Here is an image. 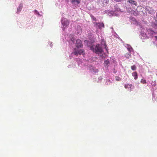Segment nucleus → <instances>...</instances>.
<instances>
[{
  "mask_svg": "<svg viewBox=\"0 0 157 157\" xmlns=\"http://www.w3.org/2000/svg\"><path fill=\"white\" fill-rule=\"evenodd\" d=\"M103 48H105L106 51L107 50L106 45L104 40H102L101 45L98 44L94 48L93 46L90 47L91 50H92L97 54H101L103 52L102 50Z\"/></svg>",
  "mask_w": 157,
  "mask_h": 157,
  "instance_id": "f257e3e1",
  "label": "nucleus"
},
{
  "mask_svg": "<svg viewBox=\"0 0 157 157\" xmlns=\"http://www.w3.org/2000/svg\"><path fill=\"white\" fill-rule=\"evenodd\" d=\"M132 75L134 77L135 79L136 80L137 78V74L136 72H134L132 73Z\"/></svg>",
  "mask_w": 157,
  "mask_h": 157,
  "instance_id": "6ab92c4d",
  "label": "nucleus"
},
{
  "mask_svg": "<svg viewBox=\"0 0 157 157\" xmlns=\"http://www.w3.org/2000/svg\"><path fill=\"white\" fill-rule=\"evenodd\" d=\"M75 33L77 34H80L82 33V28L80 25H78L75 28Z\"/></svg>",
  "mask_w": 157,
  "mask_h": 157,
  "instance_id": "0eeeda50",
  "label": "nucleus"
},
{
  "mask_svg": "<svg viewBox=\"0 0 157 157\" xmlns=\"http://www.w3.org/2000/svg\"><path fill=\"white\" fill-rule=\"evenodd\" d=\"M92 18L94 20H96V18H95V17H92Z\"/></svg>",
  "mask_w": 157,
  "mask_h": 157,
  "instance_id": "f704fd0d",
  "label": "nucleus"
},
{
  "mask_svg": "<svg viewBox=\"0 0 157 157\" xmlns=\"http://www.w3.org/2000/svg\"><path fill=\"white\" fill-rule=\"evenodd\" d=\"M141 82L143 83H146V81L145 80L142 79L141 80Z\"/></svg>",
  "mask_w": 157,
  "mask_h": 157,
  "instance_id": "cd10ccee",
  "label": "nucleus"
},
{
  "mask_svg": "<svg viewBox=\"0 0 157 157\" xmlns=\"http://www.w3.org/2000/svg\"><path fill=\"white\" fill-rule=\"evenodd\" d=\"M139 36L142 39H145L148 37L145 33L144 32V31H143L142 30Z\"/></svg>",
  "mask_w": 157,
  "mask_h": 157,
  "instance_id": "423d86ee",
  "label": "nucleus"
},
{
  "mask_svg": "<svg viewBox=\"0 0 157 157\" xmlns=\"http://www.w3.org/2000/svg\"><path fill=\"white\" fill-rule=\"evenodd\" d=\"M115 79L117 81H120L121 80V78L118 76L116 77Z\"/></svg>",
  "mask_w": 157,
  "mask_h": 157,
  "instance_id": "b1692460",
  "label": "nucleus"
},
{
  "mask_svg": "<svg viewBox=\"0 0 157 157\" xmlns=\"http://www.w3.org/2000/svg\"><path fill=\"white\" fill-rule=\"evenodd\" d=\"M125 47L127 48V49L130 52H131L132 51V48L130 45L127 44L126 46H125Z\"/></svg>",
  "mask_w": 157,
  "mask_h": 157,
  "instance_id": "dca6fc26",
  "label": "nucleus"
},
{
  "mask_svg": "<svg viewBox=\"0 0 157 157\" xmlns=\"http://www.w3.org/2000/svg\"><path fill=\"white\" fill-rule=\"evenodd\" d=\"M145 10L150 14H152L154 12L153 10L149 7H146Z\"/></svg>",
  "mask_w": 157,
  "mask_h": 157,
  "instance_id": "f8f14e48",
  "label": "nucleus"
},
{
  "mask_svg": "<svg viewBox=\"0 0 157 157\" xmlns=\"http://www.w3.org/2000/svg\"><path fill=\"white\" fill-rule=\"evenodd\" d=\"M155 39L157 40V36H155Z\"/></svg>",
  "mask_w": 157,
  "mask_h": 157,
  "instance_id": "c9c22d12",
  "label": "nucleus"
},
{
  "mask_svg": "<svg viewBox=\"0 0 157 157\" xmlns=\"http://www.w3.org/2000/svg\"><path fill=\"white\" fill-rule=\"evenodd\" d=\"M151 26L153 27L155 29H157V22L155 23V22L151 24Z\"/></svg>",
  "mask_w": 157,
  "mask_h": 157,
  "instance_id": "aec40b11",
  "label": "nucleus"
},
{
  "mask_svg": "<svg viewBox=\"0 0 157 157\" xmlns=\"http://www.w3.org/2000/svg\"><path fill=\"white\" fill-rule=\"evenodd\" d=\"M114 13H116L117 12H121V10L120 8L117 7V6H115L114 8Z\"/></svg>",
  "mask_w": 157,
  "mask_h": 157,
  "instance_id": "ddd939ff",
  "label": "nucleus"
},
{
  "mask_svg": "<svg viewBox=\"0 0 157 157\" xmlns=\"http://www.w3.org/2000/svg\"><path fill=\"white\" fill-rule=\"evenodd\" d=\"M156 17H157V13H156Z\"/></svg>",
  "mask_w": 157,
  "mask_h": 157,
  "instance_id": "e433bc0d",
  "label": "nucleus"
},
{
  "mask_svg": "<svg viewBox=\"0 0 157 157\" xmlns=\"http://www.w3.org/2000/svg\"><path fill=\"white\" fill-rule=\"evenodd\" d=\"M105 12V13H107L108 15L109 16H117L118 14V13H115L114 12L112 11H109L106 10Z\"/></svg>",
  "mask_w": 157,
  "mask_h": 157,
  "instance_id": "1a4fd4ad",
  "label": "nucleus"
},
{
  "mask_svg": "<svg viewBox=\"0 0 157 157\" xmlns=\"http://www.w3.org/2000/svg\"><path fill=\"white\" fill-rule=\"evenodd\" d=\"M114 0L115 1L117 2H119L121 1L122 0Z\"/></svg>",
  "mask_w": 157,
  "mask_h": 157,
  "instance_id": "72a5a7b5",
  "label": "nucleus"
},
{
  "mask_svg": "<svg viewBox=\"0 0 157 157\" xmlns=\"http://www.w3.org/2000/svg\"><path fill=\"white\" fill-rule=\"evenodd\" d=\"M102 79V78L101 76H100L98 78V80L99 81H101V80Z\"/></svg>",
  "mask_w": 157,
  "mask_h": 157,
  "instance_id": "7c9ffc66",
  "label": "nucleus"
},
{
  "mask_svg": "<svg viewBox=\"0 0 157 157\" xmlns=\"http://www.w3.org/2000/svg\"><path fill=\"white\" fill-rule=\"evenodd\" d=\"M147 33H148L150 36L152 37L154 36H155L156 34L157 33V32L155 31V32L154 31H153L150 29H148L147 30Z\"/></svg>",
  "mask_w": 157,
  "mask_h": 157,
  "instance_id": "7ed1b4c3",
  "label": "nucleus"
},
{
  "mask_svg": "<svg viewBox=\"0 0 157 157\" xmlns=\"http://www.w3.org/2000/svg\"><path fill=\"white\" fill-rule=\"evenodd\" d=\"M109 61L108 59H107L105 61L104 63V65L105 67H107L109 66Z\"/></svg>",
  "mask_w": 157,
  "mask_h": 157,
  "instance_id": "a211bd4d",
  "label": "nucleus"
},
{
  "mask_svg": "<svg viewBox=\"0 0 157 157\" xmlns=\"http://www.w3.org/2000/svg\"><path fill=\"white\" fill-rule=\"evenodd\" d=\"M84 54V51L82 49H80L77 51L76 50L72 53V54L76 56L78 55V54L80 55L82 54L83 55Z\"/></svg>",
  "mask_w": 157,
  "mask_h": 157,
  "instance_id": "20e7f679",
  "label": "nucleus"
},
{
  "mask_svg": "<svg viewBox=\"0 0 157 157\" xmlns=\"http://www.w3.org/2000/svg\"><path fill=\"white\" fill-rule=\"evenodd\" d=\"M127 11L128 12L130 13L132 12V9L131 8H128L127 9Z\"/></svg>",
  "mask_w": 157,
  "mask_h": 157,
  "instance_id": "393cba45",
  "label": "nucleus"
},
{
  "mask_svg": "<svg viewBox=\"0 0 157 157\" xmlns=\"http://www.w3.org/2000/svg\"><path fill=\"white\" fill-rule=\"evenodd\" d=\"M128 2L129 3V5H131L132 6H136L137 5L136 2L134 0H128Z\"/></svg>",
  "mask_w": 157,
  "mask_h": 157,
  "instance_id": "9b49d317",
  "label": "nucleus"
},
{
  "mask_svg": "<svg viewBox=\"0 0 157 157\" xmlns=\"http://www.w3.org/2000/svg\"><path fill=\"white\" fill-rule=\"evenodd\" d=\"M124 87L126 89H128L129 91H131L133 88L134 86L131 84H127L124 85Z\"/></svg>",
  "mask_w": 157,
  "mask_h": 157,
  "instance_id": "6e6552de",
  "label": "nucleus"
},
{
  "mask_svg": "<svg viewBox=\"0 0 157 157\" xmlns=\"http://www.w3.org/2000/svg\"><path fill=\"white\" fill-rule=\"evenodd\" d=\"M80 1L79 0H72V3L75 5H78L80 3Z\"/></svg>",
  "mask_w": 157,
  "mask_h": 157,
  "instance_id": "2eb2a0df",
  "label": "nucleus"
},
{
  "mask_svg": "<svg viewBox=\"0 0 157 157\" xmlns=\"http://www.w3.org/2000/svg\"><path fill=\"white\" fill-rule=\"evenodd\" d=\"M80 62H81V63H82V60H80L79 62L78 63V65H80Z\"/></svg>",
  "mask_w": 157,
  "mask_h": 157,
  "instance_id": "473e14b6",
  "label": "nucleus"
},
{
  "mask_svg": "<svg viewBox=\"0 0 157 157\" xmlns=\"http://www.w3.org/2000/svg\"><path fill=\"white\" fill-rule=\"evenodd\" d=\"M106 84L107 85H109L110 84V81L109 80V79H106Z\"/></svg>",
  "mask_w": 157,
  "mask_h": 157,
  "instance_id": "bb28decb",
  "label": "nucleus"
},
{
  "mask_svg": "<svg viewBox=\"0 0 157 157\" xmlns=\"http://www.w3.org/2000/svg\"><path fill=\"white\" fill-rule=\"evenodd\" d=\"M70 39L71 40V41L70 42L72 44L75 42V40L73 37V36L72 35L71 36H70Z\"/></svg>",
  "mask_w": 157,
  "mask_h": 157,
  "instance_id": "412c9836",
  "label": "nucleus"
},
{
  "mask_svg": "<svg viewBox=\"0 0 157 157\" xmlns=\"http://www.w3.org/2000/svg\"><path fill=\"white\" fill-rule=\"evenodd\" d=\"M136 67L135 65L131 67V69L133 70H135L136 69Z\"/></svg>",
  "mask_w": 157,
  "mask_h": 157,
  "instance_id": "c85d7f7f",
  "label": "nucleus"
},
{
  "mask_svg": "<svg viewBox=\"0 0 157 157\" xmlns=\"http://www.w3.org/2000/svg\"><path fill=\"white\" fill-rule=\"evenodd\" d=\"M82 44L81 40L79 39H77L76 40V46L77 47L81 48L82 47Z\"/></svg>",
  "mask_w": 157,
  "mask_h": 157,
  "instance_id": "9d476101",
  "label": "nucleus"
},
{
  "mask_svg": "<svg viewBox=\"0 0 157 157\" xmlns=\"http://www.w3.org/2000/svg\"><path fill=\"white\" fill-rule=\"evenodd\" d=\"M125 57L127 58H129L131 57V55L129 53H127L125 55Z\"/></svg>",
  "mask_w": 157,
  "mask_h": 157,
  "instance_id": "4be33fe9",
  "label": "nucleus"
},
{
  "mask_svg": "<svg viewBox=\"0 0 157 157\" xmlns=\"http://www.w3.org/2000/svg\"><path fill=\"white\" fill-rule=\"evenodd\" d=\"M34 13L35 14H36V15H38L40 16L39 12L36 10H34Z\"/></svg>",
  "mask_w": 157,
  "mask_h": 157,
  "instance_id": "a878e982",
  "label": "nucleus"
},
{
  "mask_svg": "<svg viewBox=\"0 0 157 157\" xmlns=\"http://www.w3.org/2000/svg\"><path fill=\"white\" fill-rule=\"evenodd\" d=\"M22 8V5L21 4H20L19 6L17 8V12L19 13L21 11V10Z\"/></svg>",
  "mask_w": 157,
  "mask_h": 157,
  "instance_id": "f3484780",
  "label": "nucleus"
},
{
  "mask_svg": "<svg viewBox=\"0 0 157 157\" xmlns=\"http://www.w3.org/2000/svg\"><path fill=\"white\" fill-rule=\"evenodd\" d=\"M62 27L63 29L67 27L69 25V22L68 20L65 18H62L61 21Z\"/></svg>",
  "mask_w": 157,
  "mask_h": 157,
  "instance_id": "f03ea898",
  "label": "nucleus"
},
{
  "mask_svg": "<svg viewBox=\"0 0 157 157\" xmlns=\"http://www.w3.org/2000/svg\"><path fill=\"white\" fill-rule=\"evenodd\" d=\"M95 26L97 29H101L102 27H104V25L103 23H96Z\"/></svg>",
  "mask_w": 157,
  "mask_h": 157,
  "instance_id": "39448f33",
  "label": "nucleus"
},
{
  "mask_svg": "<svg viewBox=\"0 0 157 157\" xmlns=\"http://www.w3.org/2000/svg\"><path fill=\"white\" fill-rule=\"evenodd\" d=\"M151 84L152 86H156V82L155 81H154V82H152V83H151Z\"/></svg>",
  "mask_w": 157,
  "mask_h": 157,
  "instance_id": "c756f323",
  "label": "nucleus"
},
{
  "mask_svg": "<svg viewBox=\"0 0 157 157\" xmlns=\"http://www.w3.org/2000/svg\"><path fill=\"white\" fill-rule=\"evenodd\" d=\"M90 70L92 73H95L96 72H97L98 71V69H97L95 67H92L90 68Z\"/></svg>",
  "mask_w": 157,
  "mask_h": 157,
  "instance_id": "4468645a",
  "label": "nucleus"
},
{
  "mask_svg": "<svg viewBox=\"0 0 157 157\" xmlns=\"http://www.w3.org/2000/svg\"><path fill=\"white\" fill-rule=\"evenodd\" d=\"M103 4H107L108 2V0H101Z\"/></svg>",
  "mask_w": 157,
  "mask_h": 157,
  "instance_id": "5701e85b",
  "label": "nucleus"
},
{
  "mask_svg": "<svg viewBox=\"0 0 157 157\" xmlns=\"http://www.w3.org/2000/svg\"><path fill=\"white\" fill-rule=\"evenodd\" d=\"M48 44L50 45L51 47H52V43L51 42H49L48 43Z\"/></svg>",
  "mask_w": 157,
  "mask_h": 157,
  "instance_id": "2f4dec72",
  "label": "nucleus"
}]
</instances>
